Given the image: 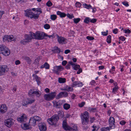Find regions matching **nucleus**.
<instances>
[{"label":"nucleus","mask_w":131,"mask_h":131,"mask_svg":"<svg viewBox=\"0 0 131 131\" xmlns=\"http://www.w3.org/2000/svg\"><path fill=\"white\" fill-rule=\"evenodd\" d=\"M62 126L64 129L70 131H77V127L75 125L72 126V127H70L68 125L66 121L64 120L63 122Z\"/></svg>","instance_id":"obj_3"},{"label":"nucleus","mask_w":131,"mask_h":131,"mask_svg":"<svg viewBox=\"0 0 131 131\" xmlns=\"http://www.w3.org/2000/svg\"><path fill=\"white\" fill-rule=\"evenodd\" d=\"M118 86H115L113 89L112 92L115 93L117 91V90L118 89Z\"/></svg>","instance_id":"obj_42"},{"label":"nucleus","mask_w":131,"mask_h":131,"mask_svg":"<svg viewBox=\"0 0 131 131\" xmlns=\"http://www.w3.org/2000/svg\"><path fill=\"white\" fill-rule=\"evenodd\" d=\"M63 69V67L61 66H56L53 68V71L55 73L57 74H59V72L62 70Z\"/></svg>","instance_id":"obj_11"},{"label":"nucleus","mask_w":131,"mask_h":131,"mask_svg":"<svg viewBox=\"0 0 131 131\" xmlns=\"http://www.w3.org/2000/svg\"><path fill=\"white\" fill-rule=\"evenodd\" d=\"M115 120L114 118L112 117H111L109 119L110 127L111 129L114 128H115Z\"/></svg>","instance_id":"obj_14"},{"label":"nucleus","mask_w":131,"mask_h":131,"mask_svg":"<svg viewBox=\"0 0 131 131\" xmlns=\"http://www.w3.org/2000/svg\"><path fill=\"white\" fill-rule=\"evenodd\" d=\"M66 79L65 78H59L58 79V82L60 83H64L66 82Z\"/></svg>","instance_id":"obj_29"},{"label":"nucleus","mask_w":131,"mask_h":131,"mask_svg":"<svg viewBox=\"0 0 131 131\" xmlns=\"http://www.w3.org/2000/svg\"><path fill=\"white\" fill-rule=\"evenodd\" d=\"M12 118L7 119L5 122V125L9 127H10L14 124Z\"/></svg>","instance_id":"obj_13"},{"label":"nucleus","mask_w":131,"mask_h":131,"mask_svg":"<svg viewBox=\"0 0 131 131\" xmlns=\"http://www.w3.org/2000/svg\"><path fill=\"white\" fill-rule=\"evenodd\" d=\"M40 58L38 57L35 60L34 63L35 64H38L39 63V61L40 60Z\"/></svg>","instance_id":"obj_33"},{"label":"nucleus","mask_w":131,"mask_h":131,"mask_svg":"<svg viewBox=\"0 0 131 131\" xmlns=\"http://www.w3.org/2000/svg\"><path fill=\"white\" fill-rule=\"evenodd\" d=\"M59 119V117L57 115H53L51 118H49L47 120V121L52 125H55L56 122Z\"/></svg>","instance_id":"obj_6"},{"label":"nucleus","mask_w":131,"mask_h":131,"mask_svg":"<svg viewBox=\"0 0 131 131\" xmlns=\"http://www.w3.org/2000/svg\"><path fill=\"white\" fill-rule=\"evenodd\" d=\"M113 32L115 34H116L117 33L118 29H115L113 30Z\"/></svg>","instance_id":"obj_57"},{"label":"nucleus","mask_w":131,"mask_h":131,"mask_svg":"<svg viewBox=\"0 0 131 131\" xmlns=\"http://www.w3.org/2000/svg\"><path fill=\"white\" fill-rule=\"evenodd\" d=\"M25 16L31 18H32L35 19H37L39 17L38 15L35 14L31 12L30 10H27L25 11Z\"/></svg>","instance_id":"obj_5"},{"label":"nucleus","mask_w":131,"mask_h":131,"mask_svg":"<svg viewBox=\"0 0 131 131\" xmlns=\"http://www.w3.org/2000/svg\"><path fill=\"white\" fill-rule=\"evenodd\" d=\"M82 72V69L81 68H80V69H79L78 70L77 72V74H79L80 73Z\"/></svg>","instance_id":"obj_60"},{"label":"nucleus","mask_w":131,"mask_h":131,"mask_svg":"<svg viewBox=\"0 0 131 131\" xmlns=\"http://www.w3.org/2000/svg\"><path fill=\"white\" fill-rule=\"evenodd\" d=\"M63 108L64 109L67 110L69 109L70 107V104L66 103H65L63 105Z\"/></svg>","instance_id":"obj_28"},{"label":"nucleus","mask_w":131,"mask_h":131,"mask_svg":"<svg viewBox=\"0 0 131 131\" xmlns=\"http://www.w3.org/2000/svg\"><path fill=\"white\" fill-rule=\"evenodd\" d=\"M57 15L60 16V17H64L66 16V14L61 13L59 11H58L57 12Z\"/></svg>","instance_id":"obj_25"},{"label":"nucleus","mask_w":131,"mask_h":131,"mask_svg":"<svg viewBox=\"0 0 131 131\" xmlns=\"http://www.w3.org/2000/svg\"><path fill=\"white\" fill-rule=\"evenodd\" d=\"M63 113L62 111H59L58 112V115H57L59 117V118H62L63 116Z\"/></svg>","instance_id":"obj_30"},{"label":"nucleus","mask_w":131,"mask_h":131,"mask_svg":"<svg viewBox=\"0 0 131 131\" xmlns=\"http://www.w3.org/2000/svg\"><path fill=\"white\" fill-rule=\"evenodd\" d=\"M86 38L87 39L90 40H93L94 39V38L93 37L89 36H87Z\"/></svg>","instance_id":"obj_50"},{"label":"nucleus","mask_w":131,"mask_h":131,"mask_svg":"<svg viewBox=\"0 0 131 131\" xmlns=\"http://www.w3.org/2000/svg\"><path fill=\"white\" fill-rule=\"evenodd\" d=\"M83 85V84L82 82H79L75 81L72 84V87H74L78 85L79 87H81Z\"/></svg>","instance_id":"obj_22"},{"label":"nucleus","mask_w":131,"mask_h":131,"mask_svg":"<svg viewBox=\"0 0 131 131\" xmlns=\"http://www.w3.org/2000/svg\"><path fill=\"white\" fill-rule=\"evenodd\" d=\"M36 121L33 117H31L29 121V124L32 126H34L36 125Z\"/></svg>","instance_id":"obj_20"},{"label":"nucleus","mask_w":131,"mask_h":131,"mask_svg":"<svg viewBox=\"0 0 131 131\" xmlns=\"http://www.w3.org/2000/svg\"><path fill=\"white\" fill-rule=\"evenodd\" d=\"M83 6L84 8H86L87 9H89L90 8H92V6L90 5H88L86 4H83Z\"/></svg>","instance_id":"obj_31"},{"label":"nucleus","mask_w":131,"mask_h":131,"mask_svg":"<svg viewBox=\"0 0 131 131\" xmlns=\"http://www.w3.org/2000/svg\"><path fill=\"white\" fill-rule=\"evenodd\" d=\"M122 3L126 7H128L129 6V4L127 2H123Z\"/></svg>","instance_id":"obj_48"},{"label":"nucleus","mask_w":131,"mask_h":131,"mask_svg":"<svg viewBox=\"0 0 131 131\" xmlns=\"http://www.w3.org/2000/svg\"><path fill=\"white\" fill-rule=\"evenodd\" d=\"M90 20V19L89 17H86L84 20V22L86 24H88Z\"/></svg>","instance_id":"obj_38"},{"label":"nucleus","mask_w":131,"mask_h":131,"mask_svg":"<svg viewBox=\"0 0 131 131\" xmlns=\"http://www.w3.org/2000/svg\"><path fill=\"white\" fill-rule=\"evenodd\" d=\"M70 52V50L68 49L66 50H65L64 52V53L66 54H67L68 53H69Z\"/></svg>","instance_id":"obj_64"},{"label":"nucleus","mask_w":131,"mask_h":131,"mask_svg":"<svg viewBox=\"0 0 131 131\" xmlns=\"http://www.w3.org/2000/svg\"><path fill=\"white\" fill-rule=\"evenodd\" d=\"M33 77L34 78V79H35V80L37 82V84L38 85H39V84L40 83V77H38L37 75L34 74L32 75Z\"/></svg>","instance_id":"obj_23"},{"label":"nucleus","mask_w":131,"mask_h":131,"mask_svg":"<svg viewBox=\"0 0 131 131\" xmlns=\"http://www.w3.org/2000/svg\"><path fill=\"white\" fill-rule=\"evenodd\" d=\"M83 128L84 129L86 130L88 128L87 125L89 122V113L86 111L85 112L84 114L81 117Z\"/></svg>","instance_id":"obj_1"},{"label":"nucleus","mask_w":131,"mask_h":131,"mask_svg":"<svg viewBox=\"0 0 131 131\" xmlns=\"http://www.w3.org/2000/svg\"><path fill=\"white\" fill-rule=\"evenodd\" d=\"M69 64L72 65L74 70H77L80 68V66L79 65H75V63H73L72 62L70 61L69 62Z\"/></svg>","instance_id":"obj_21"},{"label":"nucleus","mask_w":131,"mask_h":131,"mask_svg":"<svg viewBox=\"0 0 131 131\" xmlns=\"http://www.w3.org/2000/svg\"><path fill=\"white\" fill-rule=\"evenodd\" d=\"M56 96L55 93H52L48 94H45L44 96L45 100L49 101L53 100Z\"/></svg>","instance_id":"obj_9"},{"label":"nucleus","mask_w":131,"mask_h":131,"mask_svg":"<svg viewBox=\"0 0 131 131\" xmlns=\"http://www.w3.org/2000/svg\"><path fill=\"white\" fill-rule=\"evenodd\" d=\"M44 27L46 29H48L50 28V26L49 24H46L44 25Z\"/></svg>","instance_id":"obj_41"},{"label":"nucleus","mask_w":131,"mask_h":131,"mask_svg":"<svg viewBox=\"0 0 131 131\" xmlns=\"http://www.w3.org/2000/svg\"><path fill=\"white\" fill-rule=\"evenodd\" d=\"M96 21V19H95L93 18L92 19H90V21L91 23H94Z\"/></svg>","instance_id":"obj_58"},{"label":"nucleus","mask_w":131,"mask_h":131,"mask_svg":"<svg viewBox=\"0 0 131 131\" xmlns=\"http://www.w3.org/2000/svg\"><path fill=\"white\" fill-rule=\"evenodd\" d=\"M7 110V107L5 104L2 105L0 106V113L4 114Z\"/></svg>","instance_id":"obj_16"},{"label":"nucleus","mask_w":131,"mask_h":131,"mask_svg":"<svg viewBox=\"0 0 131 131\" xmlns=\"http://www.w3.org/2000/svg\"><path fill=\"white\" fill-rule=\"evenodd\" d=\"M94 128L92 130V131H97L99 128L98 127L95 126L94 125H93L92 126Z\"/></svg>","instance_id":"obj_45"},{"label":"nucleus","mask_w":131,"mask_h":131,"mask_svg":"<svg viewBox=\"0 0 131 131\" xmlns=\"http://www.w3.org/2000/svg\"><path fill=\"white\" fill-rule=\"evenodd\" d=\"M89 110L92 112H95L96 111V109L95 108H90Z\"/></svg>","instance_id":"obj_55"},{"label":"nucleus","mask_w":131,"mask_h":131,"mask_svg":"<svg viewBox=\"0 0 131 131\" xmlns=\"http://www.w3.org/2000/svg\"><path fill=\"white\" fill-rule=\"evenodd\" d=\"M3 40L4 41L7 40L8 41H14L15 40V38L13 37V36H11L6 35L4 36L3 38Z\"/></svg>","instance_id":"obj_12"},{"label":"nucleus","mask_w":131,"mask_h":131,"mask_svg":"<svg viewBox=\"0 0 131 131\" xmlns=\"http://www.w3.org/2000/svg\"><path fill=\"white\" fill-rule=\"evenodd\" d=\"M46 5L48 7L51 6L52 4L51 2L50 1H49L46 3Z\"/></svg>","instance_id":"obj_44"},{"label":"nucleus","mask_w":131,"mask_h":131,"mask_svg":"<svg viewBox=\"0 0 131 131\" xmlns=\"http://www.w3.org/2000/svg\"><path fill=\"white\" fill-rule=\"evenodd\" d=\"M63 93L62 92H61L58 95V98L59 99L60 98L63 97Z\"/></svg>","instance_id":"obj_43"},{"label":"nucleus","mask_w":131,"mask_h":131,"mask_svg":"<svg viewBox=\"0 0 131 131\" xmlns=\"http://www.w3.org/2000/svg\"><path fill=\"white\" fill-rule=\"evenodd\" d=\"M57 36L58 37V40L59 43L63 44L66 43V39L61 37H59L58 36Z\"/></svg>","instance_id":"obj_19"},{"label":"nucleus","mask_w":131,"mask_h":131,"mask_svg":"<svg viewBox=\"0 0 131 131\" xmlns=\"http://www.w3.org/2000/svg\"><path fill=\"white\" fill-rule=\"evenodd\" d=\"M15 63L16 65H17L20 64V62L19 60H17L15 61Z\"/></svg>","instance_id":"obj_62"},{"label":"nucleus","mask_w":131,"mask_h":131,"mask_svg":"<svg viewBox=\"0 0 131 131\" xmlns=\"http://www.w3.org/2000/svg\"><path fill=\"white\" fill-rule=\"evenodd\" d=\"M28 94L30 97H32L34 95L39 97L41 94V92L39 91H35L33 89H31L29 91Z\"/></svg>","instance_id":"obj_8"},{"label":"nucleus","mask_w":131,"mask_h":131,"mask_svg":"<svg viewBox=\"0 0 131 131\" xmlns=\"http://www.w3.org/2000/svg\"><path fill=\"white\" fill-rule=\"evenodd\" d=\"M44 68L46 69H48L49 68V65L47 62H46L41 66V68Z\"/></svg>","instance_id":"obj_27"},{"label":"nucleus","mask_w":131,"mask_h":131,"mask_svg":"<svg viewBox=\"0 0 131 131\" xmlns=\"http://www.w3.org/2000/svg\"><path fill=\"white\" fill-rule=\"evenodd\" d=\"M53 52L55 53H59L60 52V49L57 47H55L52 50Z\"/></svg>","instance_id":"obj_26"},{"label":"nucleus","mask_w":131,"mask_h":131,"mask_svg":"<svg viewBox=\"0 0 131 131\" xmlns=\"http://www.w3.org/2000/svg\"><path fill=\"white\" fill-rule=\"evenodd\" d=\"M0 53L5 56H9L10 53V51L4 45H0Z\"/></svg>","instance_id":"obj_2"},{"label":"nucleus","mask_w":131,"mask_h":131,"mask_svg":"<svg viewBox=\"0 0 131 131\" xmlns=\"http://www.w3.org/2000/svg\"><path fill=\"white\" fill-rule=\"evenodd\" d=\"M74 22L76 23L77 24L78 23L79 21L80 20V18H74L73 19Z\"/></svg>","instance_id":"obj_40"},{"label":"nucleus","mask_w":131,"mask_h":131,"mask_svg":"<svg viewBox=\"0 0 131 131\" xmlns=\"http://www.w3.org/2000/svg\"><path fill=\"white\" fill-rule=\"evenodd\" d=\"M36 121L39 122L41 119V118L38 116H35L34 117Z\"/></svg>","instance_id":"obj_37"},{"label":"nucleus","mask_w":131,"mask_h":131,"mask_svg":"<svg viewBox=\"0 0 131 131\" xmlns=\"http://www.w3.org/2000/svg\"><path fill=\"white\" fill-rule=\"evenodd\" d=\"M57 16L56 15H51V19L53 20H55L57 18Z\"/></svg>","instance_id":"obj_39"},{"label":"nucleus","mask_w":131,"mask_h":131,"mask_svg":"<svg viewBox=\"0 0 131 131\" xmlns=\"http://www.w3.org/2000/svg\"><path fill=\"white\" fill-rule=\"evenodd\" d=\"M66 91H72L73 90V89L71 87L67 86L66 88Z\"/></svg>","instance_id":"obj_35"},{"label":"nucleus","mask_w":131,"mask_h":131,"mask_svg":"<svg viewBox=\"0 0 131 131\" xmlns=\"http://www.w3.org/2000/svg\"><path fill=\"white\" fill-rule=\"evenodd\" d=\"M27 101H25L24 100H23L22 103V105L25 106L26 107L27 106V105H28L27 103Z\"/></svg>","instance_id":"obj_36"},{"label":"nucleus","mask_w":131,"mask_h":131,"mask_svg":"<svg viewBox=\"0 0 131 131\" xmlns=\"http://www.w3.org/2000/svg\"><path fill=\"white\" fill-rule=\"evenodd\" d=\"M124 31L125 33L126 34H129L130 33L131 31H130L128 29H127V30H124Z\"/></svg>","instance_id":"obj_47"},{"label":"nucleus","mask_w":131,"mask_h":131,"mask_svg":"<svg viewBox=\"0 0 131 131\" xmlns=\"http://www.w3.org/2000/svg\"><path fill=\"white\" fill-rule=\"evenodd\" d=\"M108 30L106 31V32H102V35L103 36H106L108 35Z\"/></svg>","instance_id":"obj_54"},{"label":"nucleus","mask_w":131,"mask_h":131,"mask_svg":"<svg viewBox=\"0 0 131 131\" xmlns=\"http://www.w3.org/2000/svg\"><path fill=\"white\" fill-rule=\"evenodd\" d=\"M111 35H109L107 37L106 41L109 43H111Z\"/></svg>","instance_id":"obj_32"},{"label":"nucleus","mask_w":131,"mask_h":131,"mask_svg":"<svg viewBox=\"0 0 131 131\" xmlns=\"http://www.w3.org/2000/svg\"><path fill=\"white\" fill-rule=\"evenodd\" d=\"M8 70V68L6 65L0 66V75L3 74Z\"/></svg>","instance_id":"obj_10"},{"label":"nucleus","mask_w":131,"mask_h":131,"mask_svg":"<svg viewBox=\"0 0 131 131\" xmlns=\"http://www.w3.org/2000/svg\"><path fill=\"white\" fill-rule=\"evenodd\" d=\"M67 63V61L65 60L63 61L62 62V64L63 66H65Z\"/></svg>","instance_id":"obj_61"},{"label":"nucleus","mask_w":131,"mask_h":131,"mask_svg":"<svg viewBox=\"0 0 131 131\" xmlns=\"http://www.w3.org/2000/svg\"><path fill=\"white\" fill-rule=\"evenodd\" d=\"M67 16L70 19H72V18H73L74 16L73 15H70L69 14H68L67 15Z\"/></svg>","instance_id":"obj_49"},{"label":"nucleus","mask_w":131,"mask_h":131,"mask_svg":"<svg viewBox=\"0 0 131 131\" xmlns=\"http://www.w3.org/2000/svg\"><path fill=\"white\" fill-rule=\"evenodd\" d=\"M27 117L25 114H23L20 117L17 118L18 121L20 123H24L26 120Z\"/></svg>","instance_id":"obj_15"},{"label":"nucleus","mask_w":131,"mask_h":131,"mask_svg":"<svg viewBox=\"0 0 131 131\" xmlns=\"http://www.w3.org/2000/svg\"><path fill=\"white\" fill-rule=\"evenodd\" d=\"M30 34L29 35H26L25 36V40H23L20 41L22 43L25 44L26 43L28 42H29V40H31L32 38H34V36L32 33H33L30 32Z\"/></svg>","instance_id":"obj_7"},{"label":"nucleus","mask_w":131,"mask_h":131,"mask_svg":"<svg viewBox=\"0 0 131 131\" xmlns=\"http://www.w3.org/2000/svg\"><path fill=\"white\" fill-rule=\"evenodd\" d=\"M85 103L84 102H82L81 103L79 104V105L80 107H82L85 104Z\"/></svg>","instance_id":"obj_51"},{"label":"nucleus","mask_w":131,"mask_h":131,"mask_svg":"<svg viewBox=\"0 0 131 131\" xmlns=\"http://www.w3.org/2000/svg\"><path fill=\"white\" fill-rule=\"evenodd\" d=\"M126 123V122L124 121H122L120 122V124L122 125H124Z\"/></svg>","instance_id":"obj_59"},{"label":"nucleus","mask_w":131,"mask_h":131,"mask_svg":"<svg viewBox=\"0 0 131 131\" xmlns=\"http://www.w3.org/2000/svg\"><path fill=\"white\" fill-rule=\"evenodd\" d=\"M39 127L40 131H45L47 129L46 124L44 123H40Z\"/></svg>","instance_id":"obj_18"},{"label":"nucleus","mask_w":131,"mask_h":131,"mask_svg":"<svg viewBox=\"0 0 131 131\" xmlns=\"http://www.w3.org/2000/svg\"><path fill=\"white\" fill-rule=\"evenodd\" d=\"M47 36H46V37H47V36L48 37L50 38H51V37H52V38H54V34H52V35H49V36L47 35Z\"/></svg>","instance_id":"obj_63"},{"label":"nucleus","mask_w":131,"mask_h":131,"mask_svg":"<svg viewBox=\"0 0 131 131\" xmlns=\"http://www.w3.org/2000/svg\"><path fill=\"white\" fill-rule=\"evenodd\" d=\"M75 5L77 7H80L81 6V4L80 2H77L75 3Z\"/></svg>","instance_id":"obj_46"},{"label":"nucleus","mask_w":131,"mask_h":131,"mask_svg":"<svg viewBox=\"0 0 131 131\" xmlns=\"http://www.w3.org/2000/svg\"><path fill=\"white\" fill-rule=\"evenodd\" d=\"M27 103L28 104H31L35 101V100L34 99H28Z\"/></svg>","instance_id":"obj_34"},{"label":"nucleus","mask_w":131,"mask_h":131,"mask_svg":"<svg viewBox=\"0 0 131 131\" xmlns=\"http://www.w3.org/2000/svg\"><path fill=\"white\" fill-rule=\"evenodd\" d=\"M23 58L24 59L26 60L28 64H31L32 61L30 58L27 56H24Z\"/></svg>","instance_id":"obj_24"},{"label":"nucleus","mask_w":131,"mask_h":131,"mask_svg":"<svg viewBox=\"0 0 131 131\" xmlns=\"http://www.w3.org/2000/svg\"><path fill=\"white\" fill-rule=\"evenodd\" d=\"M119 38L120 40H121L122 41H124L126 39V38L123 36H121Z\"/></svg>","instance_id":"obj_56"},{"label":"nucleus","mask_w":131,"mask_h":131,"mask_svg":"<svg viewBox=\"0 0 131 131\" xmlns=\"http://www.w3.org/2000/svg\"><path fill=\"white\" fill-rule=\"evenodd\" d=\"M63 93V96L65 97H66L68 96V93L66 92H62Z\"/></svg>","instance_id":"obj_52"},{"label":"nucleus","mask_w":131,"mask_h":131,"mask_svg":"<svg viewBox=\"0 0 131 131\" xmlns=\"http://www.w3.org/2000/svg\"><path fill=\"white\" fill-rule=\"evenodd\" d=\"M34 36V38L39 40H42L44 39V37L47 36V35L44 32L41 31H38L35 34L32 33Z\"/></svg>","instance_id":"obj_4"},{"label":"nucleus","mask_w":131,"mask_h":131,"mask_svg":"<svg viewBox=\"0 0 131 131\" xmlns=\"http://www.w3.org/2000/svg\"><path fill=\"white\" fill-rule=\"evenodd\" d=\"M23 125L25 128V129H29V126L28 125L26 124H24Z\"/></svg>","instance_id":"obj_53"},{"label":"nucleus","mask_w":131,"mask_h":131,"mask_svg":"<svg viewBox=\"0 0 131 131\" xmlns=\"http://www.w3.org/2000/svg\"><path fill=\"white\" fill-rule=\"evenodd\" d=\"M63 102L62 100H60L58 102H53V106L57 108L61 107V106L63 104Z\"/></svg>","instance_id":"obj_17"}]
</instances>
